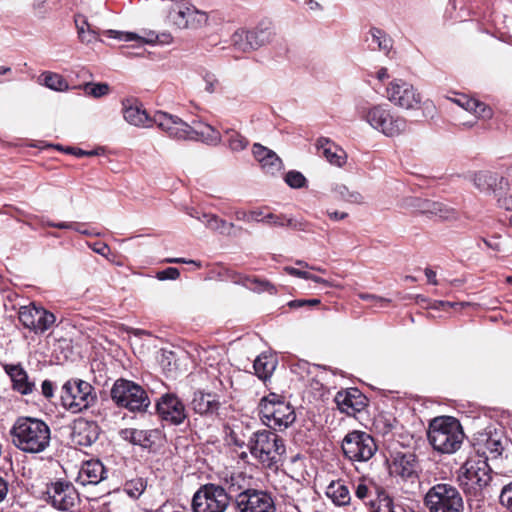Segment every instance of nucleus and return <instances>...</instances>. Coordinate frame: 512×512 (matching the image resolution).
Listing matches in <instances>:
<instances>
[{
  "label": "nucleus",
  "mask_w": 512,
  "mask_h": 512,
  "mask_svg": "<svg viewBox=\"0 0 512 512\" xmlns=\"http://www.w3.org/2000/svg\"><path fill=\"white\" fill-rule=\"evenodd\" d=\"M10 436L16 448L25 453L37 454L49 447L51 430L41 419L19 417L10 429Z\"/></svg>",
  "instance_id": "1"
},
{
  "label": "nucleus",
  "mask_w": 512,
  "mask_h": 512,
  "mask_svg": "<svg viewBox=\"0 0 512 512\" xmlns=\"http://www.w3.org/2000/svg\"><path fill=\"white\" fill-rule=\"evenodd\" d=\"M154 120L161 130L178 140L201 141L208 145H217L221 141L220 132L207 123L194 122L190 126L178 116L162 111L155 113Z\"/></svg>",
  "instance_id": "2"
},
{
  "label": "nucleus",
  "mask_w": 512,
  "mask_h": 512,
  "mask_svg": "<svg viewBox=\"0 0 512 512\" xmlns=\"http://www.w3.org/2000/svg\"><path fill=\"white\" fill-rule=\"evenodd\" d=\"M251 455L265 468L278 470L286 453L284 440L277 433L270 430H260L252 434L249 439Z\"/></svg>",
  "instance_id": "3"
},
{
  "label": "nucleus",
  "mask_w": 512,
  "mask_h": 512,
  "mask_svg": "<svg viewBox=\"0 0 512 512\" xmlns=\"http://www.w3.org/2000/svg\"><path fill=\"white\" fill-rule=\"evenodd\" d=\"M463 439L464 432L456 418L442 416L436 417L430 422L428 440L437 452L455 453L461 447Z\"/></svg>",
  "instance_id": "4"
},
{
  "label": "nucleus",
  "mask_w": 512,
  "mask_h": 512,
  "mask_svg": "<svg viewBox=\"0 0 512 512\" xmlns=\"http://www.w3.org/2000/svg\"><path fill=\"white\" fill-rule=\"evenodd\" d=\"M356 111L360 119L386 137L399 136L407 128V120L393 114L387 105L376 104L369 108L357 105Z\"/></svg>",
  "instance_id": "5"
},
{
  "label": "nucleus",
  "mask_w": 512,
  "mask_h": 512,
  "mask_svg": "<svg viewBox=\"0 0 512 512\" xmlns=\"http://www.w3.org/2000/svg\"><path fill=\"white\" fill-rule=\"evenodd\" d=\"M492 479L487 459L477 455L468 458L457 471V481L465 495L477 496Z\"/></svg>",
  "instance_id": "6"
},
{
  "label": "nucleus",
  "mask_w": 512,
  "mask_h": 512,
  "mask_svg": "<svg viewBox=\"0 0 512 512\" xmlns=\"http://www.w3.org/2000/svg\"><path fill=\"white\" fill-rule=\"evenodd\" d=\"M429 512H464V499L457 487L440 482L431 486L424 496Z\"/></svg>",
  "instance_id": "7"
},
{
  "label": "nucleus",
  "mask_w": 512,
  "mask_h": 512,
  "mask_svg": "<svg viewBox=\"0 0 512 512\" xmlns=\"http://www.w3.org/2000/svg\"><path fill=\"white\" fill-rule=\"evenodd\" d=\"M259 413L263 422L273 429H286L296 420V414L291 404L275 393H270L261 399Z\"/></svg>",
  "instance_id": "8"
},
{
  "label": "nucleus",
  "mask_w": 512,
  "mask_h": 512,
  "mask_svg": "<svg viewBox=\"0 0 512 512\" xmlns=\"http://www.w3.org/2000/svg\"><path fill=\"white\" fill-rule=\"evenodd\" d=\"M110 394L117 406L131 412H146L151 404L146 390L141 385L122 378L115 381Z\"/></svg>",
  "instance_id": "9"
},
{
  "label": "nucleus",
  "mask_w": 512,
  "mask_h": 512,
  "mask_svg": "<svg viewBox=\"0 0 512 512\" xmlns=\"http://www.w3.org/2000/svg\"><path fill=\"white\" fill-rule=\"evenodd\" d=\"M230 496L222 485L207 483L199 487L192 498L193 512H225Z\"/></svg>",
  "instance_id": "10"
},
{
  "label": "nucleus",
  "mask_w": 512,
  "mask_h": 512,
  "mask_svg": "<svg viewBox=\"0 0 512 512\" xmlns=\"http://www.w3.org/2000/svg\"><path fill=\"white\" fill-rule=\"evenodd\" d=\"M92 391V385L86 381L80 379L68 380L61 390L62 405L72 413L82 412L95 402Z\"/></svg>",
  "instance_id": "11"
},
{
  "label": "nucleus",
  "mask_w": 512,
  "mask_h": 512,
  "mask_svg": "<svg viewBox=\"0 0 512 512\" xmlns=\"http://www.w3.org/2000/svg\"><path fill=\"white\" fill-rule=\"evenodd\" d=\"M344 455L351 461H368L376 452L374 439L362 431L348 433L342 441Z\"/></svg>",
  "instance_id": "12"
},
{
  "label": "nucleus",
  "mask_w": 512,
  "mask_h": 512,
  "mask_svg": "<svg viewBox=\"0 0 512 512\" xmlns=\"http://www.w3.org/2000/svg\"><path fill=\"white\" fill-rule=\"evenodd\" d=\"M46 501L59 511H71L80 501V493L69 481L57 480L46 487Z\"/></svg>",
  "instance_id": "13"
},
{
  "label": "nucleus",
  "mask_w": 512,
  "mask_h": 512,
  "mask_svg": "<svg viewBox=\"0 0 512 512\" xmlns=\"http://www.w3.org/2000/svg\"><path fill=\"white\" fill-rule=\"evenodd\" d=\"M386 97L393 105L406 110L419 108L422 100L417 89L400 78L393 79L387 85Z\"/></svg>",
  "instance_id": "14"
},
{
  "label": "nucleus",
  "mask_w": 512,
  "mask_h": 512,
  "mask_svg": "<svg viewBox=\"0 0 512 512\" xmlns=\"http://www.w3.org/2000/svg\"><path fill=\"white\" fill-rule=\"evenodd\" d=\"M18 319L20 323L27 329L35 333H43L55 323L54 314L45 310L35 303L20 306L18 310Z\"/></svg>",
  "instance_id": "15"
},
{
  "label": "nucleus",
  "mask_w": 512,
  "mask_h": 512,
  "mask_svg": "<svg viewBox=\"0 0 512 512\" xmlns=\"http://www.w3.org/2000/svg\"><path fill=\"white\" fill-rule=\"evenodd\" d=\"M156 412L159 418L174 426H179L188 418L186 407L174 393H165L156 401Z\"/></svg>",
  "instance_id": "16"
},
{
  "label": "nucleus",
  "mask_w": 512,
  "mask_h": 512,
  "mask_svg": "<svg viewBox=\"0 0 512 512\" xmlns=\"http://www.w3.org/2000/svg\"><path fill=\"white\" fill-rule=\"evenodd\" d=\"M421 466L414 453H397L392 460L391 473L404 482L415 484L419 480Z\"/></svg>",
  "instance_id": "17"
},
{
  "label": "nucleus",
  "mask_w": 512,
  "mask_h": 512,
  "mask_svg": "<svg viewBox=\"0 0 512 512\" xmlns=\"http://www.w3.org/2000/svg\"><path fill=\"white\" fill-rule=\"evenodd\" d=\"M235 508L238 512H276L275 497L267 490L253 488Z\"/></svg>",
  "instance_id": "18"
},
{
  "label": "nucleus",
  "mask_w": 512,
  "mask_h": 512,
  "mask_svg": "<svg viewBox=\"0 0 512 512\" xmlns=\"http://www.w3.org/2000/svg\"><path fill=\"white\" fill-rule=\"evenodd\" d=\"M169 21L179 29L198 30L206 26L208 16L194 6H185L178 11H170Z\"/></svg>",
  "instance_id": "19"
},
{
  "label": "nucleus",
  "mask_w": 512,
  "mask_h": 512,
  "mask_svg": "<svg viewBox=\"0 0 512 512\" xmlns=\"http://www.w3.org/2000/svg\"><path fill=\"white\" fill-rule=\"evenodd\" d=\"M470 181L484 194H498L508 188V180L491 170H481L470 175Z\"/></svg>",
  "instance_id": "20"
},
{
  "label": "nucleus",
  "mask_w": 512,
  "mask_h": 512,
  "mask_svg": "<svg viewBox=\"0 0 512 512\" xmlns=\"http://www.w3.org/2000/svg\"><path fill=\"white\" fill-rule=\"evenodd\" d=\"M225 489L233 499L234 506L244 501L247 494L253 489L252 477L243 472L231 473L224 478Z\"/></svg>",
  "instance_id": "21"
},
{
  "label": "nucleus",
  "mask_w": 512,
  "mask_h": 512,
  "mask_svg": "<svg viewBox=\"0 0 512 512\" xmlns=\"http://www.w3.org/2000/svg\"><path fill=\"white\" fill-rule=\"evenodd\" d=\"M338 409L349 416H354L366 406V397L356 388L339 391L335 396Z\"/></svg>",
  "instance_id": "22"
},
{
  "label": "nucleus",
  "mask_w": 512,
  "mask_h": 512,
  "mask_svg": "<svg viewBox=\"0 0 512 512\" xmlns=\"http://www.w3.org/2000/svg\"><path fill=\"white\" fill-rule=\"evenodd\" d=\"M475 448L478 455L483 459L498 458L504 450L503 437L498 432H486L481 434L475 443Z\"/></svg>",
  "instance_id": "23"
},
{
  "label": "nucleus",
  "mask_w": 512,
  "mask_h": 512,
  "mask_svg": "<svg viewBox=\"0 0 512 512\" xmlns=\"http://www.w3.org/2000/svg\"><path fill=\"white\" fill-rule=\"evenodd\" d=\"M123 116L124 119L131 125L137 127H149L155 122V115L150 118L142 105L135 99H126L123 101Z\"/></svg>",
  "instance_id": "24"
},
{
  "label": "nucleus",
  "mask_w": 512,
  "mask_h": 512,
  "mask_svg": "<svg viewBox=\"0 0 512 512\" xmlns=\"http://www.w3.org/2000/svg\"><path fill=\"white\" fill-rule=\"evenodd\" d=\"M252 152L266 174L275 175L283 168L282 160L273 150L255 143Z\"/></svg>",
  "instance_id": "25"
},
{
  "label": "nucleus",
  "mask_w": 512,
  "mask_h": 512,
  "mask_svg": "<svg viewBox=\"0 0 512 512\" xmlns=\"http://www.w3.org/2000/svg\"><path fill=\"white\" fill-rule=\"evenodd\" d=\"M190 406L196 414L207 416L218 411L220 402L217 395L198 390L193 393Z\"/></svg>",
  "instance_id": "26"
},
{
  "label": "nucleus",
  "mask_w": 512,
  "mask_h": 512,
  "mask_svg": "<svg viewBox=\"0 0 512 512\" xmlns=\"http://www.w3.org/2000/svg\"><path fill=\"white\" fill-rule=\"evenodd\" d=\"M321 155L332 165L342 167L346 163V152L328 138L321 137L316 142Z\"/></svg>",
  "instance_id": "27"
},
{
  "label": "nucleus",
  "mask_w": 512,
  "mask_h": 512,
  "mask_svg": "<svg viewBox=\"0 0 512 512\" xmlns=\"http://www.w3.org/2000/svg\"><path fill=\"white\" fill-rule=\"evenodd\" d=\"M6 372L13 382L14 390L22 395L31 394L35 389V382L31 381L27 372L20 365H9Z\"/></svg>",
  "instance_id": "28"
},
{
  "label": "nucleus",
  "mask_w": 512,
  "mask_h": 512,
  "mask_svg": "<svg viewBox=\"0 0 512 512\" xmlns=\"http://www.w3.org/2000/svg\"><path fill=\"white\" fill-rule=\"evenodd\" d=\"M252 51L270 44L275 38V31L270 24L260 23L251 30H247Z\"/></svg>",
  "instance_id": "29"
},
{
  "label": "nucleus",
  "mask_w": 512,
  "mask_h": 512,
  "mask_svg": "<svg viewBox=\"0 0 512 512\" xmlns=\"http://www.w3.org/2000/svg\"><path fill=\"white\" fill-rule=\"evenodd\" d=\"M156 433L153 430H138L134 428H125L120 430V437L133 445H139L148 448L153 444L152 436Z\"/></svg>",
  "instance_id": "30"
},
{
  "label": "nucleus",
  "mask_w": 512,
  "mask_h": 512,
  "mask_svg": "<svg viewBox=\"0 0 512 512\" xmlns=\"http://www.w3.org/2000/svg\"><path fill=\"white\" fill-rule=\"evenodd\" d=\"M276 365L277 362L272 355L262 354L254 360L253 368L257 377L265 381L270 378Z\"/></svg>",
  "instance_id": "31"
},
{
  "label": "nucleus",
  "mask_w": 512,
  "mask_h": 512,
  "mask_svg": "<svg viewBox=\"0 0 512 512\" xmlns=\"http://www.w3.org/2000/svg\"><path fill=\"white\" fill-rule=\"evenodd\" d=\"M74 21L80 42L86 45L93 44L96 41V31L88 22L87 17L82 14H77Z\"/></svg>",
  "instance_id": "32"
},
{
  "label": "nucleus",
  "mask_w": 512,
  "mask_h": 512,
  "mask_svg": "<svg viewBox=\"0 0 512 512\" xmlns=\"http://www.w3.org/2000/svg\"><path fill=\"white\" fill-rule=\"evenodd\" d=\"M326 495L338 506L347 505L351 500L348 487L340 481L331 482L326 489Z\"/></svg>",
  "instance_id": "33"
},
{
  "label": "nucleus",
  "mask_w": 512,
  "mask_h": 512,
  "mask_svg": "<svg viewBox=\"0 0 512 512\" xmlns=\"http://www.w3.org/2000/svg\"><path fill=\"white\" fill-rule=\"evenodd\" d=\"M368 33L371 37V43L375 45H370L371 50L377 49L388 55L393 46L391 37L384 30L377 27L370 28Z\"/></svg>",
  "instance_id": "34"
},
{
  "label": "nucleus",
  "mask_w": 512,
  "mask_h": 512,
  "mask_svg": "<svg viewBox=\"0 0 512 512\" xmlns=\"http://www.w3.org/2000/svg\"><path fill=\"white\" fill-rule=\"evenodd\" d=\"M76 481L83 488L96 485V461L94 459L87 460L82 464Z\"/></svg>",
  "instance_id": "35"
},
{
  "label": "nucleus",
  "mask_w": 512,
  "mask_h": 512,
  "mask_svg": "<svg viewBox=\"0 0 512 512\" xmlns=\"http://www.w3.org/2000/svg\"><path fill=\"white\" fill-rule=\"evenodd\" d=\"M103 35L108 38L118 39L120 41L130 42V41H139L143 43L153 44L159 39V35H156L154 32H150L147 38H143L138 36L135 33L131 32H121L116 30H107L103 32Z\"/></svg>",
  "instance_id": "36"
},
{
  "label": "nucleus",
  "mask_w": 512,
  "mask_h": 512,
  "mask_svg": "<svg viewBox=\"0 0 512 512\" xmlns=\"http://www.w3.org/2000/svg\"><path fill=\"white\" fill-rule=\"evenodd\" d=\"M332 192L338 199L345 202L358 205L365 203V197L359 191L351 190L344 184H335L332 188Z\"/></svg>",
  "instance_id": "37"
},
{
  "label": "nucleus",
  "mask_w": 512,
  "mask_h": 512,
  "mask_svg": "<svg viewBox=\"0 0 512 512\" xmlns=\"http://www.w3.org/2000/svg\"><path fill=\"white\" fill-rule=\"evenodd\" d=\"M201 222L204 223L207 228L217 231L221 234L229 235L231 233V229L234 228L233 223H228L225 220L220 219L215 214L202 213Z\"/></svg>",
  "instance_id": "38"
},
{
  "label": "nucleus",
  "mask_w": 512,
  "mask_h": 512,
  "mask_svg": "<svg viewBox=\"0 0 512 512\" xmlns=\"http://www.w3.org/2000/svg\"><path fill=\"white\" fill-rule=\"evenodd\" d=\"M419 208L423 214H430L443 219L450 216V210L440 202L431 200H419Z\"/></svg>",
  "instance_id": "39"
},
{
  "label": "nucleus",
  "mask_w": 512,
  "mask_h": 512,
  "mask_svg": "<svg viewBox=\"0 0 512 512\" xmlns=\"http://www.w3.org/2000/svg\"><path fill=\"white\" fill-rule=\"evenodd\" d=\"M370 512H395L392 498L385 492H377V497L369 501Z\"/></svg>",
  "instance_id": "40"
},
{
  "label": "nucleus",
  "mask_w": 512,
  "mask_h": 512,
  "mask_svg": "<svg viewBox=\"0 0 512 512\" xmlns=\"http://www.w3.org/2000/svg\"><path fill=\"white\" fill-rule=\"evenodd\" d=\"M225 136H226V141H227L228 147L233 152L242 151V150L246 149V147L249 144V141L246 137H244L239 132H237L233 129L225 130Z\"/></svg>",
  "instance_id": "41"
},
{
  "label": "nucleus",
  "mask_w": 512,
  "mask_h": 512,
  "mask_svg": "<svg viewBox=\"0 0 512 512\" xmlns=\"http://www.w3.org/2000/svg\"><path fill=\"white\" fill-rule=\"evenodd\" d=\"M41 77H43V85L51 90L65 91L68 89L67 81L60 74L44 72Z\"/></svg>",
  "instance_id": "42"
},
{
  "label": "nucleus",
  "mask_w": 512,
  "mask_h": 512,
  "mask_svg": "<svg viewBox=\"0 0 512 512\" xmlns=\"http://www.w3.org/2000/svg\"><path fill=\"white\" fill-rule=\"evenodd\" d=\"M248 31L245 29H239L235 31L231 36V44L239 51L250 52L252 51L250 38H248Z\"/></svg>",
  "instance_id": "43"
},
{
  "label": "nucleus",
  "mask_w": 512,
  "mask_h": 512,
  "mask_svg": "<svg viewBox=\"0 0 512 512\" xmlns=\"http://www.w3.org/2000/svg\"><path fill=\"white\" fill-rule=\"evenodd\" d=\"M147 486L143 478H135L127 481L124 485V492L132 499H138Z\"/></svg>",
  "instance_id": "44"
},
{
  "label": "nucleus",
  "mask_w": 512,
  "mask_h": 512,
  "mask_svg": "<svg viewBox=\"0 0 512 512\" xmlns=\"http://www.w3.org/2000/svg\"><path fill=\"white\" fill-rule=\"evenodd\" d=\"M464 100H465L464 105L466 106L467 111H470V112L474 113L476 116L481 117V118L491 117V114H492L491 109L489 107H487L484 103L479 102L478 100L469 99V98H464Z\"/></svg>",
  "instance_id": "45"
},
{
  "label": "nucleus",
  "mask_w": 512,
  "mask_h": 512,
  "mask_svg": "<svg viewBox=\"0 0 512 512\" xmlns=\"http://www.w3.org/2000/svg\"><path fill=\"white\" fill-rule=\"evenodd\" d=\"M201 76H202V79L205 83V91L209 94H213V93H216L219 88H220V81L219 79L217 78V76L208 71V70H204L202 73H201Z\"/></svg>",
  "instance_id": "46"
},
{
  "label": "nucleus",
  "mask_w": 512,
  "mask_h": 512,
  "mask_svg": "<svg viewBox=\"0 0 512 512\" xmlns=\"http://www.w3.org/2000/svg\"><path fill=\"white\" fill-rule=\"evenodd\" d=\"M285 182L288 186L294 189L303 188L307 184L305 176L301 172L295 170L289 171L286 174Z\"/></svg>",
  "instance_id": "47"
},
{
  "label": "nucleus",
  "mask_w": 512,
  "mask_h": 512,
  "mask_svg": "<svg viewBox=\"0 0 512 512\" xmlns=\"http://www.w3.org/2000/svg\"><path fill=\"white\" fill-rule=\"evenodd\" d=\"M96 440V433L89 431L88 433L79 431L74 435V442L80 447H91Z\"/></svg>",
  "instance_id": "48"
},
{
  "label": "nucleus",
  "mask_w": 512,
  "mask_h": 512,
  "mask_svg": "<svg viewBox=\"0 0 512 512\" xmlns=\"http://www.w3.org/2000/svg\"><path fill=\"white\" fill-rule=\"evenodd\" d=\"M287 219L288 216L285 214H274L269 212L265 215L264 223L271 227H284L287 226Z\"/></svg>",
  "instance_id": "49"
},
{
  "label": "nucleus",
  "mask_w": 512,
  "mask_h": 512,
  "mask_svg": "<svg viewBox=\"0 0 512 512\" xmlns=\"http://www.w3.org/2000/svg\"><path fill=\"white\" fill-rule=\"evenodd\" d=\"M499 501L503 507L512 512V482L502 488Z\"/></svg>",
  "instance_id": "50"
},
{
  "label": "nucleus",
  "mask_w": 512,
  "mask_h": 512,
  "mask_svg": "<svg viewBox=\"0 0 512 512\" xmlns=\"http://www.w3.org/2000/svg\"><path fill=\"white\" fill-rule=\"evenodd\" d=\"M180 276V272L175 267H168L157 273L159 280H175Z\"/></svg>",
  "instance_id": "51"
},
{
  "label": "nucleus",
  "mask_w": 512,
  "mask_h": 512,
  "mask_svg": "<svg viewBox=\"0 0 512 512\" xmlns=\"http://www.w3.org/2000/svg\"><path fill=\"white\" fill-rule=\"evenodd\" d=\"M287 226L298 231H307L309 227V223L304 219H294L288 216Z\"/></svg>",
  "instance_id": "52"
},
{
  "label": "nucleus",
  "mask_w": 512,
  "mask_h": 512,
  "mask_svg": "<svg viewBox=\"0 0 512 512\" xmlns=\"http://www.w3.org/2000/svg\"><path fill=\"white\" fill-rule=\"evenodd\" d=\"M267 207L263 208H255L249 211V222L255 221V222H262L264 223L265 215L267 213L265 210H267Z\"/></svg>",
  "instance_id": "53"
},
{
  "label": "nucleus",
  "mask_w": 512,
  "mask_h": 512,
  "mask_svg": "<svg viewBox=\"0 0 512 512\" xmlns=\"http://www.w3.org/2000/svg\"><path fill=\"white\" fill-rule=\"evenodd\" d=\"M253 284H255V286H251L250 288L255 291H258V292L269 291L270 293L275 292V287L268 281H262V280L255 279L253 281Z\"/></svg>",
  "instance_id": "54"
},
{
  "label": "nucleus",
  "mask_w": 512,
  "mask_h": 512,
  "mask_svg": "<svg viewBox=\"0 0 512 512\" xmlns=\"http://www.w3.org/2000/svg\"><path fill=\"white\" fill-rule=\"evenodd\" d=\"M360 298L365 301H373L375 302V305L379 307H384L390 302L388 299L373 294H361Z\"/></svg>",
  "instance_id": "55"
},
{
  "label": "nucleus",
  "mask_w": 512,
  "mask_h": 512,
  "mask_svg": "<svg viewBox=\"0 0 512 512\" xmlns=\"http://www.w3.org/2000/svg\"><path fill=\"white\" fill-rule=\"evenodd\" d=\"M318 304H320L319 299H309V300L297 299V300H292L288 303L289 307H291V308H300L305 305L316 306Z\"/></svg>",
  "instance_id": "56"
},
{
  "label": "nucleus",
  "mask_w": 512,
  "mask_h": 512,
  "mask_svg": "<svg viewBox=\"0 0 512 512\" xmlns=\"http://www.w3.org/2000/svg\"><path fill=\"white\" fill-rule=\"evenodd\" d=\"M285 271L292 276L307 279L310 277V273L305 270H300L294 267H285Z\"/></svg>",
  "instance_id": "57"
},
{
  "label": "nucleus",
  "mask_w": 512,
  "mask_h": 512,
  "mask_svg": "<svg viewBox=\"0 0 512 512\" xmlns=\"http://www.w3.org/2000/svg\"><path fill=\"white\" fill-rule=\"evenodd\" d=\"M370 494L371 493H370L367 485H365L363 483H360L356 487L355 495H356L357 498H359L361 500H364L365 498L369 497Z\"/></svg>",
  "instance_id": "58"
},
{
  "label": "nucleus",
  "mask_w": 512,
  "mask_h": 512,
  "mask_svg": "<svg viewBox=\"0 0 512 512\" xmlns=\"http://www.w3.org/2000/svg\"><path fill=\"white\" fill-rule=\"evenodd\" d=\"M41 389H42V394L46 397V398H51L53 396V392H54V386H53V383L49 380H45L42 382V385H41Z\"/></svg>",
  "instance_id": "59"
},
{
  "label": "nucleus",
  "mask_w": 512,
  "mask_h": 512,
  "mask_svg": "<svg viewBox=\"0 0 512 512\" xmlns=\"http://www.w3.org/2000/svg\"><path fill=\"white\" fill-rule=\"evenodd\" d=\"M98 254L105 257L109 262L114 263V260L109 257L111 250L105 243L100 245L98 242Z\"/></svg>",
  "instance_id": "60"
},
{
  "label": "nucleus",
  "mask_w": 512,
  "mask_h": 512,
  "mask_svg": "<svg viewBox=\"0 0 512 512\" xmlns=\"http://www.w3.org/2000/svg\"><path fill=\"white\" fill-rule=\"evenodd\" d=\"M498 204L501 208H504L505 210H512V195L499 198Z\"/></svg>",
  "instance_id": "61"
},
{
  "label": "nucleus",
  "mask_w": 512,
  "mask_h": 512,
  "mask_svg": "<svg viewBox=\"0 0 512 512\" xmlns=\"http://www.w3.org/2000/svg\"><path fill=\"white\" fill-rule=\"evenodd\" d=\"M47 2L48 0H32L31 7L33 11L41 13L45 10V5Z\"/></svg>",
  "instance_id": "62"
},
{
  "label": "nucleus",
  "mask_w": 512,
  "mask_h": 512,
  "mask_svg": "<svg viewBox=\"0 0 512 512\" xmlns=\"http://www.w3.org/2000/svg\"><path fill=\"white\" fill-rule=\"evenodd\" d=\"M327 215L334 221L343 220L348 217V213L339 211H327Z\"/></svg>",
  "instance_id": "63"
},
{
  "label": "nucleus",
  "mask_w": 512,
  "mask_h": 512,
  "mask_svg": "<svg viewBox=\"0 0 512 512\" xmlns=\"http://www.w3.org/2000/svg\"><path fill=\"white\" fill-rule=\"evenodd\" d=\"M483 241H484L485 245L487 247H489L490 249H492L494 251H500L501 250L500 243L498 241V237H495V238L490 239V240L484 239Z\"/></svg>",
  "instance_id": "64"
}]
</instances>
